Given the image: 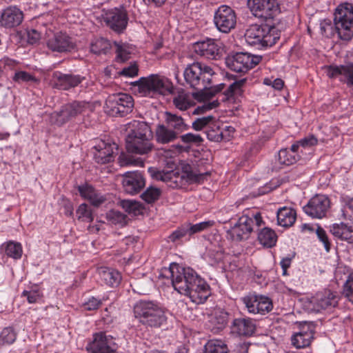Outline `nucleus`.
Returning a JSON list of instances; mask_svg holds the SVG:
<instances>
[{"mask_svg": "<svg viewBox=\"0 0 353 353\" xmlns=\"http://www.w3.org/2000/svg\"><path fill=\"white\" fill-rule=\"evenodd\" d=\"M217 74L212 68L201 62L188 64L184 70L183 77L187 85L197 90L194 98L203 104L197 106L193 114H200L219 106L217 100L210 101L221 91V84L212 87Z\"/></svg>", "mask_w": 353, "mask_h": 353, "instance_id": "f257e3e1", "label": "nucleus"}, {"mask_svg": "<svg viewBox=\"0 0 353 353\" xmlns=\"http://www.w3.org/2000/svg\"><path fill=\"white\" fill-rule=\"evenodd\" d=\"M168 271L174 290L188 296L192 302L201 304L210 296L209 285L193 269L173 263Z\"/></svg>", "mask_w": 353, "mask_h": 353, "instance_id": "f03ea898", "label": "nucleus"}, {"mask_svg": "<svg viewBox=\"0 0 353 353\" xmlns=\"http://www.w3.org/2000/svg\"><path fill=\"white\" fill-rule=\"evenodd\" d=\"M225 236L234 241L248 239L254 229L265 225L261 214L257 211L244 212L241 216L236 215L222 221Z\"/></svg>", "mask_w": 353, "mask_h": 353, "instance_id": "7ed1b4c3", "label": "nucleus"}, {"mask_svg": "<svg viewBox=\"0 0 353 353\" xmlns=\"http://www.w3.org/2000/svg\"><path fill=\"white\" fill-rule=\"evenodd\" d=\"M133 312L139 323L146 327L159 328L167 323L166 310L157 301L141 299L134 305Z\"/></svg>", "mask_w": 353, "mask_h": 353, "instance_id": "20e7f679", "label": "nucleus"}, {"mask_svg": "<svg viewBox=\"0 0 353 353\" xmlns=\"http://www.w3.org/2000/svg\"><path fill=\"white\" fill-rule=\"evenodd\" d=\"M134 92L140 97L152 99L170 94L174 91L172 81L165 76L152 74L132 83Z\"/></svg>", "mask_w": 353, "mask_h": 353, "instance_id": "39448f33", "label": "nucleus"}, {"mask_svg": "<svg viewBox=\"0 0 353 353\" xmlns=\"http://www.w3.org/2000/svg\"><path fill=\"white\" fill-rule=\"evenodd\" d=\"M130 125V132L125 138L128 152L141 155L148 154L153 148L150 126L144 122L137 121H134Z\"/></svg>", "mask_w": 353, "mask_h": 353, "instance_id": "423d86ee", "label": "nucleus"}, {"mask_svg": "<svg viewBox=\"0 0 353 353\" xmlns=\"http://www.w3.org/2000/svg\"><path fill=\"white\" fill-rule=\"evenodd\" d=\"M92 110L93 107L90 103L74 101L62 105L59 111L52 112L50 115V122L61 126L79 117L89 115Z\"/></svg>", "mask_w": 353, "mask_h": 353, "instance_id": "0eeeda50", "label": "nucleus"}, {"mask_svg": "<svg viewBox=\"0 0 353 353\" xmlns=\"http://www.w3.org/2000/svg\"><path fill=\"white\" fill-rule=\"evenodd\" d=\"M279 35L274 27L268 25H251L245 33L246 43L258 49L270 47L276 43Z\"/></svg>", "mask_w": 353, "mask_h": 353, "instance_id": "6e6552de", "label": "nucleus"}, {"mask_svg": "<svg viewBox=\"0 0 353 353\" xmlns=\"http://www.w3.org/2000/svg\"><path fill=\"white\" fill-rule=\"evenodd\" d=\"M334 24L339 37L345 41L353 37V5L344 2L339 4L334 13Z\"/></svg>", "mask_w": 353, "mask_h": 353, "instance_id": "1a4fd4ad", "label": "nucleus"}, {"mask_svg": "<svg viewBox=\"0 0 353 353\" xmlns=\"http://www.w3.org/2000/svg\"><path fill=\"white\" fill-rule=\"evenodd\" d=\"M339 300V297L336 292L325 290L307 298L305 306L310 312L319 313L332 310L338 305Z\"/></svg>", "mask_w": 353, "mask_h": 353, "instance_id": "9d476101", "label": "nucleus"}, {"mask_svg": "<svg viewBox=\"0 0 353 353\" xmlns=\"http://www.w3.org/2000/svg\"><path fill=\"white\" fill-rule=\"evenodd\" d=\"M262 57L259 55L248 52H237L227 56L225 63L231 70L245 73L258 65Z\"/></svg>", "mask_w": 353, "mask_h": 353, "instance_id": "9b49d317", "label": "nucleus"}, {"mask_svg": "<svg viewBox=\"0 0 353 353\" xmlns=\"http://www.w3.org/2000/svg\"><path fill=\"white\" fill-rule=\"evenodd\" d=\"M105 106L112 115L125 117L132 111L134 99L128 94L119 92L110 95L105 101Z\"/></svg>", "mask_w": 353, "mask_h": 353, "instance_id": "f8f14e48", "label": "nucleus"}, {"mask_svg": "<svg viewBox=\"0 0 353 353\" xmlns=\"http://www.w3.org/2000/svg\"><path fill=\"white\" fill-rule=\"evenodd\" d=\"M86 349L88 353H116L117 346L112 336L99 332L93 334Z\"/></svg>", "mask_w": 353, "mask_h": 353, "instance_id": "ddd939ff", "label": "nucleus"}, {"mask_svg": "<svg viewBox=\"0 0 353 353\" xmlns=\"http://www.w3.org/2000/svg\"><path fill=\"white\" fill-rule=\"evenodd\" d=\"M48 48L52 52L65 53L73 50L75 47V41L66 32H58L49 37L46 41Z\"/></svg>", "mask_w": 353, "mask_h": 353, "instance_id": "4468645a", "label": "nucleus"}, {"mask_svg": "<svg viewBox=\"0 0 353 353\" xmlns=\"http://www.w3.org/2000/svg\"><path fill=\"white\" fill-rule=\"evenodd\" d=\"M103 19L108 27L118 33L126 29L128 22V13L123 8L108 10L105 12Z\"/></svg>", "mask_w": 353, "mask_h": 353, "instance_id": "2eb2a0df", "label": "nucleus"}, {"mask_svg": "<svg viewBox=\"0 0 353 353\" xmlns=\"http://www.w3.org/2000/svg\"><path fill=\"white\" fill-rule=\"evenodd\" d=\"M250 313L265 314L273 308L272 300L263 295L250 294L242 299Z\"/></svg>", "mask_w": 353, "mask_h": 353, "instance_id": "dca6fc26", "label": "nucleus"}, {"mask_svg": "<svg viewBox=\"0 0 353 353\" xmlns=\"http://www.w3.org/2000/svg\"><path fill=\"white\" fill-rule=\"evenodd\" d=\"M248 6L256 17L262 19L273 17L277 10L276 0H248Z\"/></svg>", "mask_w": 353, "mask_h": 353, "instance_id": "f3484780", "label": "nucleus"}, {"mask_svg": "<svg viewBox=\"0 0 353 353\" xmlns=\"http://www.w3.org/2000/svg\"><path fill=\"white\" fill-rule=\"evenodd\" d=\"M340 219L345 221L340 223H334L330 227V232L338 239L345 241L353 240V219L344 211L341 210Z\"/></svg>", "mask_w": 353, "mask_h": 353, "instance_id": "a211bd4d", "label": "nucleus"}, {"mask_svg": "<svg viewBox=\"0 0 353 353\" xmlns=\"http://www.w3.org/2000/svg\"><path fill=\"white\" fill-rule=\"evenodd\" d=\"M330 207V201L325 195H316L312 197L303 207V211L313 218L323 217Z\"/></svg>", "mask_w": 353, "mask_h": 353, "instance_id": "6ab92c4d", "label": "nucleus"}, {"mask_svg": "<svg viewBox=\"0 0 353 353\" xmlns=\"http://www.w3.org/2000/svg\"><path fill=\"white\" fill-rule=\"evenodd\" d=\"M123 187L125 192L135 194L139 192L145 185V179L139 171L128 172L123 175Z\"/></svg>", "mask_w": 353, "mask_h": 353, "instance_id": "aec40b11", "label": "nucleus"}, {"mask_svg": "<svg viewBox=\"0 0 353 353\" xmlns=\"http://www.w3.org/2000/svg\"><path fill=\"white\" fill-rule=\"evenodd\" d=\"M94 150L93 159L99 164H106L114 161V149H117L116 144L99 141L93 148Z\"/></svg>", "mask_w": 353, "mask_h": 353, "instance_id": "412c9836", "label": "nucleus"}, {"mask_svg": "<svg viewBox=\"0 0 353 353\" xmlns=\"http://www.w3.org/2000/svg\"><path fill=\"white\" fill-rule=\"evenodd\" d=\"M53 79L57 88L68 90L79 85L85 79V77L79 74H63L56 71L53 73Z\"/></svg>", "mask_w": 353, "mask_h": 353, "instance_id": "4be33fe9", "label": "nucleus"}, {"mask_svg": "<svg viewBox=\"0 0 353 353\" xmlns=\"http://www.w3.org/2000/svg\"><path fill=\"white\" fill-rule=\"evenodd\" d=\"M23 19V12L16 6H9L4 9L0 17V26L12 28L19 26Z\"/></svg>", "mask_w": 353, "mask_h": 353, "instance_id": "5701e85b", "label": "nucleus"}, {"mask_svg": "<svg viewBox=\"0 0 353 353\" xmlns=\"http://www.w3.org/2000/svg\"><path fill=\"white\" fill-rule=\"evenodd\" d=\"M193 50L194 52L210 59H219L221 57L219 48L213 39L198 41L194 43Z\"/></svg>", "mask_w": 353, "mask_h": 353, "instance_id": "b1692460", "label": "nucleus"}, {"mask_svg": "<svg viewBox=\"0 0 353 353\" xmlns=\"http://www.w3.org/2000/svg\"><path fill=\"white\" fill-rule=\"evenodd\" d=\"M255 329V323L250 318L235 319L230 326L231 333L237 336H250L254 334Z\"/></svg>", "mask_w": 353, "mask_h": 353, "instance_id": "393cba45", "label": "nucleus"}, {"mask_svg": "<svg viewBox=\"0 0 353 353\" xmlns=\"http://www.w3.org/2000/svg\"><path fill=\"white\" fill-rule=\"evenodd\" d=\"M77 190L80 196L94 206H99L105 201V198L90 184L80 185Z\"/></svg>", "mask_w": 353, "mask_h": 353, "instance_id": "a878e982", "label": "nucleus"}, {"mask_svg": "<svg viewBox=\"0 0 353 353\" xmlns=\"http://www.w3.org/2000/svg\"><path fill=\"white\" fill-rule=\"evenodd\" d=\"M327 74L330 78H339L341 81H347L353 86V65H331L327 69Z\"/></svg>", "mask_w": 353, "mask_h": 353, "instance_id": "bb28decb", "label": "nucleus"}, {"mask_svg": "<svg viewBox=\"0 0 353 353\" xmlns=\"http://www.w3.org/2000/svg\"><path fill=\"white\" fill-rule=\"evenodd\" d=\"M313 338V330L309 325H304L299 332H296L292 336V345L296 348H304L310 345Z\"/></svg>", "mask_w": 353, "mask_h": 353, "instance_id": "cd10ccee", "label": "nucleus"}, {"mask_svg": "<svg viewBox=\"0 0 353 353\" xmlns=\"http://www.w3.org/2000/svg\"><path fill=\"white\" fill-rule=\"evenodd\" d=\"M155 177L167 183L172 188H181L183 185V180L185 178V172L183 175H180L178 172L175 171H159L156 173Z\"/></svg>", "mask_w": 353, "mask_h": 353, "instance_id": "c85d7f7f", "label": "nucleus"}, {"mask_svg": "<svg viewBox=\"0 0 353 353\" xmlns=\"http://www.w3.org/2000/svg\"><path fill=\"white\" fill-rule=\"evenodd\" d=\"M276 216L278 224L284 228L292 226L296 219V211L293 208L288 207L279 209Z\"/></svg>", "mask_w": 353, "mask_h": 353, "instance_id": "c756f323", "label": "nucleus"}, {"mask_svg": "<svg viewBox=\"0 0 353 353\" xmlns=\"http://www.w3.org/2000/svg\"><path fill=\"white\" fill-rule=\"evenodd\" d=\"M113 46L116 54L115 61L117 63H124L130 59L133 51L131 45L122 41H114Z\"/></svg>", "mask_w": 353, "mask_h": 353, "instance_id": "7c9ffc66", "label": "nucleus"}, {"mask_svg": "<svg viewBox=\"0 0 353 353\" xmlns=\"http://www.w3.org/2000/svg\"><path fill=\"white\" fill-rule=\"evenodd\" d=\"M236 16L234 10L227 6H222V32L228 33L234 28Z\"/></svg>", "mask_w": 353, "mask_h": 353, "instance_id": "2f4dec72", "label": "nucleus"}, {"mask_svg": "<svg viewBox=\"0 0 353 353\" xmlns=\"http://www.w3.org/2000/svg\"><path fill=\"white\" fill-rule=\"evenodd\" d=\"M165 125L170 129H172V131H175L178 136L189 128V126L185 123L181 117L168 112L166 113Z\"/></svg>", "mask_w": 353, "mask_h": 353, "instance_id": "473e14b6", "label": "nucleus"}, {"mask_svg": "<svg viewBox=\"0 0 353 353\" xmlns=\"http://www.w3.org/2000/svg\"><path fill=\"white\" fill-rule=\"evenodd\" d=\"M156 140L158 143L165 144L174 141L178 138L175 131L170 129L165 124L159 125L155 132Z\"/></svg>", "mask_w": 353, "mask_h": 353, "instance_id": "72a5a7b5", "label": "nucleus"}, {"mask_svg": "<svg viewBox=\"0 0 353 353\" xmlns=\"http://www.w3.org/2000/svg\"><path fill=\"white\" fill-rule=\"evenodd\" d=\"M301 157L296 149L293 148V144L289 149H281L278 154V161L281 165H290L295 163Z\"/></svg>", "mask_w": 353, "mask_h": 353, "instance_id": "f704fd0d", "label": "nucleus"}, {"mask_svg": "<svg viewBox=\"0 0 353 353\" xmlns=\"http://www.w3.org/2000/svg\"><path fill=\"white\" fill-rule=\"evenodd\" d=\"M263 227L258 233V240L263 247L272 248L276 245L277 236L271 228L264 225Z\"/></svg>", "mask_w": 353, "mask_h": 353, "instance_id": "c9c22d12", "label": "nucleus"}, {"mask_svg": "<svg viewBox=\"0 0 353 353\" xmlns=\"http://www.w3.org/2000/svg\"><path fill=\"white\" fill-rule=\"evenodd\" d=\"M196 100L193 97V93L190 94L186 92H179L173 99V103L175 107L180 110H186L189 108L194 105Z\"/></svg>", "mask_w": 353, "mask_h": 353, "instance_id": "e433bc0d", "label": "nucleus"}, {"mask_svg": "<svg viewBox=\"0 0 353 353\" xmlns=\"http://www.w3.org/2000/svg\"><path fill=\"white\" fill-rule=\"evenodd\" d=\"M303 231L315 232L319 239L323 243L327 252L330 251V244L325 231L318 225L305 223L302 225Z\"/></svg>", "mask_w": 353, "mask_h": 353, "instance_id": "4c0bfd02", "label": "nucleus"}, {"mask_svg": "<svg viewBox=\"0 0 353 353\" xmlns=\"http://www.w3.org/2000/svg\"><path fill=\"white\" fill-rule=\"evenodd\" d=\"M101 278L105 283L111 287L117 286L121 281V275L118 270L106 269L101 272Z\"/></svg>", "mask_w": 353, "mask_h": 353, "instance_id": "58836bf2", "label": "nucleus"}, {"mask_svg": "<svg viewBox=\"0 0 353 353\" xmlns=\"http://www.w3.org/2000/svg\"><path fill=\"white\" fill-rule=\"evenodd\" d=\"M112 48L110 41L103 37L94 39L90 46V51L95 54H105Z\"/></svg>", "mask_w": 353, "mask_h": 353, "instance_id": "ea45409f", "label": "nucleus"}, {"mask_svg": "<svg viewBox=\"0 0 353 353\" xmlns=\"http://www.w3.org/2000/svg\"><path fill=\"white\" fill-rule=\"evenodd\" d=\"M17 337V332L12 326L4 327L0 333V348L13 344Z\"/></svg>", "mask_w": 353, "mask_h": 353, "instance_id": "a19ab883", "label": "nucleus"}, {"mask_svg": "<svg viewBox=\"0 0 353 353\" xmlns=\"http://www.w3.org/2000/svg\"><path fill=\"white\" fill-rule=\"evenodd\" d=\"M5 252L6 255L14 259H19L21 258L23 253L22 245L20 243L9 241L5 246Z\"/></svg>", "mask_w": 353, "mask_h": 353, "instance_id": "79ce46f5", "label": "nucleus"}, {"mask_svg": "<svg viewBox=\"0 0 353 353\" xmlns=\"http://www.w3.org/2000/svg\"><path fill=\"white\" fill-rule=\"evenodd\" d=\"M76 214L78 220L83 222L91 223L94 220L92 210L86 203H82L78 207Z\"/></svg>", "mask_w": 353, "mask_h": 353, "instance_id": "37998d69", "label": "nucleus"}, {"mask_svg": "<svg viewBox=\"0 0 353 353\" xmlns=\"http://www.w3.org/2000/svg\"><path fill=\"white\" fill-rule=\"evenodd\" d=\"M317 139L314 136H309L296 141L293 144V148L296 149L299 154L303 153V150L309 149L311 147L316 145Z\"/></svg>", "mask_w": 353, "mask_h": 353, "instance_id": "c03bdc74", "label": "nucleus"}, {"mask_svg": "<svg viewBox=\"0 0 353 353\" xmlns=\"http://www.w3.org/2000/svg\"><path fill=\"white\" fill-rule=\"evenodd\" d=\"M245 79H241L234 81L230 85L228 89L224 92L228 101L230 100V97H237L241 94L242 87L245 84Z\"/></svg>", "mask_w": 353, "mask_h": 353, "instance_id": "a18cd8bd", "label": "nucleus"}, {"mask_svg": "<svg viewBox=\"0 0 353 353\" xmlns=\"http://www.w3.org/2000/svg\"><path fill=\"white\" fill-rule=\"evenodd\" d=\"M189 229V236L205 231L215 225L213 220L205 221L196 224L187 223Z\"/></svg>", "mask_w": 353, "mask_h": 353, "instance_id": "49530a36", "label": "nucleus"}, {"mask_svg": "<svg viewBox=\"0 0 353 353\" xmlns=\"http://www.w3.org/2000/svg\"><path fill=\"white\" fill-rule=\"evenodd\" d=\"M250 344L247 342H238L229 350L228 346L222 344V353H248Z\"/></svg>", "mask_w": 353, "mask_h": 353, "instance_id": "de8ad7c7", "label": "nucleus"}, {"mask_svg": "<svg viewBox=\"0 0 353 353\" xmlns=\"http://www.w3.org/2000/svg\"><path fill=\"white\" fill-rule=\"evenodd\" d=\"M161 195V190L157 188L150 187L142 194L143 200L148 203L156 201Z\"/></svg>", "mask_w": 353, "mask_h": 353, "instance_id": "09e8293b", "label": "nucleus"}, {"mask_svg": "<svg viewBox=\"0 0 353 353\" xmlns=\"http://www.w3.org/2000/svg\"><path fill=\"white\" fill-rule=\"evenodd\" d=\"M189 236V229L187 224L183 225L179 227L174 230L170 236L169 241L171 242H176L181 240L183 237Z\"/></svg>", "mask_w": 353, "mask_h": 353, "instance_id": "8fccbe9b", "label": "nucleus"}, {"mask_svg": "<svg viewBox=\"0 0 353 353\" xmlns=\"http://www.w3.org/2000/svg\"><path fill=\"white\" fill-rule=\"evenodd\" d=\"M21 296L26 297L29 303H35L41 299L42 294L37 288H34L30 290H23Z\"/></svg>", "mask_w": 353, "mask_h": 353, "instance_id": "3c124183", "label": "nucleus"}, {"mask_svg": "<svg viewBox=\"0 0 353 353\" xmlns=\"http://www.w3.org/2000/svg\"><path fill=\"white\" fill-rule=\"evenodd\" d=\"M103 301H105V299H101L91 296L83 303V309L87 311L97 310L102 305Z\"/></svg>", "mask_w": 353, "mask_h": 353, "instance_id": "603ef678", "label": "nucleus"}, {"mask_svg": "<svg viewBox=\"0 0 353 353\" xmlns=\"http://www.w3.org/2000/svg\"><path fill=\"white\" fill-rule=\"evenodd\" d=\"M343 293L348 300L353 303V271L349 274L345 283Z\"/></svg>", "mask_w": 353, "mask_h": 353, "instance_id": "864d4df0", "label": "nucleus"}, {"mask_svg": "<svg viewBox=\"0 0 353 353\" xmlns=\"http://www.w3.org/2000/svg\"><path fill=\"white\" fill-rule=\"evenodd\" d=\"M207 137L209 140L219 142L221 141V130L219 125H213L206 132Z\"/></svg>", "mask_w": 353, "mask_h": 353, "instance_id": "5fc2aeb1", "label": "nucleus"}, {"mask_svg": "<svg viewBox=\"0 0 353 353\" xmlns=\"http://www.w3.org/2000/svg\"><path fill=\"white\" fill-rule=\"evenodd\" d=\"M108 217L114 224H123L125 223L126 216L119 211H110L108 214Z\"/></svg>", "mask_w": 353, "mask_h": 353, "instance_id": "6e6d98bb", "label": "nucleus"}, {"mask_svg": "<svg viewBox=\"0 0 353 353\" xmlns=\"http://www.w3.org/2000/svg\"><path fill=\"white\" fill-rule=\"evenodd\" d=\"M204 353H221V341L210 340L205 345Z\"/></svg>", "mask_w": 353, "mask_h": 353, "instance_id": "4d7b16f0", "label": "nucleus"}, {"mask_svg": "<svg viewBox=\"0 0 353 353\" xmlns=\"http://www.w3.org/2000/svg\"><path fill=\"white\" fill-rule=\"evenodd\" d=\"M138 65L134 63L128 67H125L120 72V74L126 77H134L138 75Z\"/></svg>", "mask_w": 353, "mask_h": 353, "instance_id": "13d9d810", "label": "nucleus"}, {"mask_svg": "<svg viewBox=\"0 0 353 353\" xmlns=\"http://www.w3.org/2000/svg\"><path fill=\"white\" fill-rule=\"evenodd\" d=\"M181 140L183 143H196L199 144L203 142V139L199 134H194L192 133H188L181 136Z\"/></svg>", "mask_w": 353, "mask_h": 353, "instance_id": "bf43d9fd", "label": "nucleus"}, {"mask_svg": "<svg viewBox=\"0 0 353 353\" xmlns=\"http://www.w3.org/2000/svg\"><path fill=\"white\" fill-rule=\"evenodd\" d=\"M42 30L30 29L27 32L28 41L31 44L36 43L41 39Z\"/></svg>", "mask_w": 353, "mask_h": 353, "instance_id": "052dcab7", "label": "nucleus"}, {"mask_svg": "<svg viewBox=\"0 0 353 353\" xmlns=\"http://www.w3.org/2000/svg\"><path fill=\"white\" fill-rule=\"evenodd\" d=\"M186 175V181L190 183H200L201 181L204 179L205 175H207V173L204 174H197L193 171L185 172Z\"/></svg>", "mask_w": 353, "mask_h": 353, "instance_id": "680f3d73", "label": "nucleus"}, {"mask_svg": "<svg viewBox=\"0 0 353 353\" xmlns=\"http://www.w3.org/2000/svg\"><path fill=\"white\" fill-rule=\"evenodd\" d=\"M212 119V117H210V116L202 117V118H199V119H196L192 123V128L195 130H197V131L201 130L204 127H205Z\"/></svg>", "mask_w": 353, "mask_h": 353, "instance_id": "e2e57ef3", "label": "nucleus"}, {"mask_svg": "<svg viewBox=\"0 0 353 353\" xmlns=\"http://www.w3.org/2000/svg\"><path fill=\"white\" fill-rule=\"evenodd\" d=\"M234 128L230 125L222 126V142H229L234 136Z\"/></svg>", "mask_w": 353, "mask_h": 353, "instance_id": "0e129e2a", "label": "nucleus"}, {"mask_svg": "<svg viewBox=\"0 0 353 353\" xmlns=\"http://www.w3.org/2000/svg\"><path fill=\"white\" fill-rule=\"evenodd\" d=\"M32 79L33 77L28 72L25 71H19L15 72L14 76L13 77V80L15 82L18 83L28 82Z\"/></svg>", "mask_w": 353, "mask_h": 353, "instance_id": "69168bd1", "label": "nucleus"}, {"mask_svg": "<svg viewBox=\"0 0 353 353\" xmlns=\"http://www.w3.org/2000/svg\"><path fill=\"white\" fill-rule=\"evenodd\" d=\"M123 206L125 209V210L129 213H136L137 210H139V203L132 201H124L123 203Z\"/></svg>", "mask_w": 353, "mask_h": 353, "instance_id": "338daca9", "label": "nucleus"}, {"mask_svg": "<svg viewBox=\"0 0 353 353\" xmlns=\"http://www.w3.org/2000/svg\"><path fill=\"white\" fill-rule=\"evenodd\" d=\"M341 200L344 206L349 208L353 212V198L349 196H343Z\"/></svg>", "mask_w": 353, "mask_h": 353, "instance_id": "774afa93", "label": "nucleus"}]
</instances>
